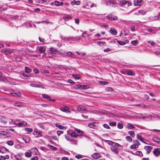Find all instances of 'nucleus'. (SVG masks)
Masks as SVG:
<instances>
[{"label":"nucleus","mask_w":160,"mask_h":160,"mask_svg":"<svg viewBox=\"0 0 160 160\" xmlns=\"http://www.w3.org/2000/svg\"><path fill=\"white\" fill-rule=\"evenodd\" d=\"M108 143L111 145L110 148L112 151L116 154L118 153V150L122 149V147L119 144L114 142L107 141Z\"/></svg>","instance_id":"f257e3e1"},{"label":"nucleus","mask_w":160,"mask_h":160,"mask_svg":"<svg viewBox=\"0 0 160 160\" xmlns=\"http://www.w3.org/2000/svg\"><path fill=\"white\" fill-rule=\"evenodd\" d=\"M1 52L4 53L6 55L10 54L13 52V50L11 49H3L1 50Z\"/></svg>","instance_id":"f03ea898"},{"label":"nucleus","mask_w":160,"mask_h":160,"mask_svg":"<svg viewBox=\"0 0 160 160\" xmlns=\"http://www.w3.org/2000/svg\"><path fill=\"white\" fill-rule=\"evenodd\" d=\"M60 110L62 112L68 113H70L71 111L69 109V108L67 107H61L60 108Z\"/></svg>","instance_id":"7ed1b4c3"},{"label":"nucleus","mask_w":160,"mask_h":160,"mask_svg":"<svg viewBox=\"0 0 160 160\" xmlns=\"http://www.w3.org/2000/svg\"><path fill=\"white\" fill-rule=\"evenodd\" d=\"M107 18L110 20H116L118 19L117 17L112 14H109L107 16Z\"/></svg>","instance_id":"20e7f679"},{"label":"nucleus","mask_w":160,"mask_h":160,"mask_svg":"<svg viewBox=\"0 0 160 160\" xmlns=\"http://www.w3.org/2000/svg\"><path fill=\"white\" fill-rule=\"evenodd\" d=\"M61 54L64 55L65 56L70 57L72 58H73L74 56V54L71 52H67L66 53H62Z\"/></svg>","instance_id":"39448f33"},{"label":"nucleus","mask_w":160,"mask_h":160,"mask_svg":"<svg viewBox=\"0 0 160 160\" xmlns=\"http://www.w3.org/2000/svg\"><path fill=\"white\" fill-rule=\"evenodd\" d=\"M34 135H36L38 134L37 137H40L42 136V132L41 131H38L37 129H35L33 132Z\"/></svg>","instance_id":"423d86ee"},{"label":"nucleus","mask_w":160,"mask_h":160,"mask_svg":"<svg viewBox=\"0 0 160 160\" xmlns=\"http://www.w3.org/2000/svg\"><path fill=\"white\" fill-rule=\"evenodd\" d=\"M29 151H30L34 155L37 154L38 152V149L36 148H31Z\"/></svg>","instance_id":"0eeeda50"},{"label":"nucleus","mask_w":160,"mask_h":160,"mask_svg":"<svg viewBox=\"0 0 160 160\" xmlns=\"http://www.w3.org/2000/svg\"><path fill=\"white\" fill-rule=\"evenodd\" d=\"M92 156L94 159H97L100 157V155L98 153H94L92 155Z\"/></svg>","instance_id":"6e6552de"},{"label":"nucleus","mask_w":160,"mask_h":160,"mask_svg":"<svg viewBox=\"0 0 160 160\" xmlns=\"http://www.w3.org/2000/svg\"><path fill=\"white\" fill-rule=\"evenodd\" d=\"M142 0H134V4L135 6H139L142 4Z\"/></svg>","instance_id":"1a4fd4ad"},{"label":"nucleus","mask_w":160,"mask_h":160,"mask_svg":"<svg viewBox=\"0 0 160 160\" xmlns=\"http://www.w3.org/2000/svg\"><path fill=\"white\" fill-rule=\"evenodd\" d=\"M153 153L156 156H158L160 154V149L156 148L155 149L153 152Z\"/></svg>","instance_id":"9d476101"},{"label":"nucleus","mask_w":160,"mask_h":160,"mask_svg":"<svg viewBox=\"0 0 160 160\" xmlns=\"http://www.w3.org/2000/svg\"><path fill=\"white\" fill-rule=\"evenodd\" d=\"M30 86L32 87L39 88H44V86L42 85H38L37 84H34L33 83H31L30 84Z\"/></svg>","instance_id":"9b49d317"},{"label":"nucleus","mask_w":160,"mask_h":160,"mask_svg":"<svg viewBox=\"0 0 160 160\" xmlns=\"http://www.w3.org/2000/svg\"><path fill=\"white\" fill-rule=\"evenodd\" d=\"M145 149L147 151L148 153H149L152 149V147L150 146H146L144 147Z\"/></svg>","instance_id":"f8f14e48"},{"label":"nucleus","mask_w":160,"mask_h":160,"mask_svg":"<svg viewBox=\"0 0 160 160\" xmlns=\"http://www.w3.org/2000/svg\"><path fill=\"white\" fill-rule=\"evenodd\" d=\"M49 51H51L52 53L56 54L58 52L57 49L52 47H51L50 48Z\"/></svg>","instance_id":"ddd939ff"},{"label":"nucleus","mask_w":160,"mask_h":160,"mask_svg":"<svg viewBox=\"0 0 160 160\" xmlns=\"http://www.w3.org/2000/svg\"><path fill=\"white\" fill-rule=\"evenodd\" d=\"M110 2V5L112 7L115 8L118 6V3L115 1H111V2Z\"/></svg>","instance_id":"4468645a"},{"label":"nucleus","mask_w":160,"mask_h":160,"mask_svg":"<svg viewBox=\"0 0 160 160\" xmlns=\"http://www.w3.org/2000/svg\"><path fill=\"white\" fill-rule=\"evenodd\" d=\"M77 109L79 112H82L85 110V108L83 106L80 105L77 108Z\"/></svg>","instance_id":"2eb2a0df"},{"label":"nucleus","mask_w":160,"mask_h":160,"mask_svg":"<svg viewBox=\"0 0 160 160\" xmlns=\"http://www.w3.org/2000/svg\"><path fill=\"white\" fill-rule=\"evenodd\" d=\"M63 20L66 21H68L72 18V17L69 15H67L62 17Z\"/></svg>","instance_id":"dca6fc26"},{"label":"nucleus","mask_w":160,"mask_h":160,"mask_svg":"<svg viewBox=\"0 0 160 160\" xmlns=\"http://www.w3.org/2000/svg\"><path fill=\"white\" fill-rule=\"evenodd\" d=\"M0 134L6 137H8L9 136V134L8 133L2 131H0Z\"/></svg>","instance_id":"f3484780"},{"label":"nucleus","mask_w":160,"mask_h":160,"mask_svg":"<svg viewBox=\"0 0 160 160\" xmlns=\"http://www.w3.org/2000/svg\"><path fill=\"white\" fill-rule=\"evenodd\" d=\"M110 32L111 34L114 35H116L117 34L116 30L113 28H112L110 29Z\"/></svg>","instance_id":"a211bd4d"},{"label":"nucleus","mask_w":160,"mask_h":160,"mask_svg":"<svg viewBox=\"0 0 160 160\" xmlns=\"http://www.w3.org/2000/svg\"><path fill=\"white\" fill-rule=\"evenodd\" d=\"M29 152H26L25 153V156L28 158H30L32 156V153L29 150Z\"/></svg>","instance_id":"6ab92c4d"},{"label":"nucleus","mask_w":160,"mask_h":160,"mask_svg":"<svg viewBox=\"0 0 160 160\" xmlns=\"http://www.w3.org/2000/svg\"><path fill=\"white\" fill-rule=\"evenodd\" d=\"M17 124L19 126L22 127L25 126L27 125V123L26 122H20Z\"/></svg>","instance_id":"aec40b11"},{"label":"nucleus","mask_w":160,"mask_h":160,"mask_svg":"<svg viewBox=\"0 0 160 160\" xmlns=\"http://www.w3.org/2000/svg\"><path fill=\"white\" fill-rule=\"evenodd\" d=\"M160 138L157 137H154L152 138V140L155 142L160 143Z\"/></svg>","instance_id":"412c9836"},{"label":"nucleus","mask_w":160,"mask_h":160,"mask_svg":"<svg viewBox=\"0 0 160 160\" xmlns=\"http://www.w3.org/2000/svg\"><path fill=\"white\" fill-rule=\"evenodd\" d=\"M127 128L129 129H132L135 128V127L132 124L128 123L127 125Z\"/></svg>","instance_id":"4be33fe9"},{"label":"nucleus","mask_w":160,"mask_h":160,"mask_svg":"<svg viewBox=\"0 0 160 160\" xmlns=\"http://www.w3.org/2000/svg\"><path fill=\"white\" fill-rule=\"evenodd\" d=\"M14 105L18 107H22L23 106V104L20 102H16L14 104Z\"/></svg>","instance_id":"5701e85b"},{"label":"nucleus","mask_w":160,"mask_h":160,"mask_svg":"<svg viewBox=\"0 0 160 160\" xmlns=\"http://www.w3.org/2000/svg\"><path fill=\"white\" fill-rule=\"evenodd\" d=\"M45 48L44 47H41L39 48V52L41 53H42L45 51Z\"/></svg>","instance_id":"b1692460"},{"label":"nucleus","mask_w":160,"mask_h":160,"mask_svg":"<svg viewBox=\"0 0 160 160\" xmlns=\"http://www.w3.org/2000/svg\"><path fill=\"white\" fill-rule=\"evenodd\" d=\"M127 1L122 0L120 1V5L122 6L123 5H125L127 4Z\"/></svg>","instance_id":"393cba45"},{"label":"nucleus","mask_w":160,"mask_h":160,"mask_svg":"<svg viewBox=\"0 0 160 160\" xmlns=\"http://www.w3.org/2000/svg\"><path fill=\"white\" fill-rule=\"evenodd\" d=\"M25 71L26 73H29L32 71V70L28 67H25Z\"/></svg>","instance_id":"a878e982"},{"label":"nucleus","mask_w":160,"mask_h":160,"mask_svg":"<svg viewBox=\"0 0 160 160\" xmlns=\"http://www.w3.org/2000/svg\"><path fill=\"white\" fill-rule=\"evenodd\" d=\"M55 126L56 127L59 128L60 129H62L64 128V127L62 125H60L58 123H57L55 124Z\"/></svg>","instance_id":"bb28decb"},{"label":"nucleus","mask_w":160,"mask_h":160,"mask_svg":"<svg viewBox=\"0 0 160 160\" xmlns=\"http://www.w3.org/2000/svg\"><path fill=\"white\" fill-rule=\"evenodd\" d=\"M78 136V135L75 132H72L71 134V136L73 138H77Z\"/></svg>","instance_id":"cd10ccee"},{"label":"nucleus","mask_w":160,"mask_h":160,"mask_svg":"<svg viewBox=\"0 0 160 160\" xmlns=\"http://www.w3.org/2000/svg\"><path fill=\"white\" fill-rule=\"evenodd\" d=\"M88 126L89 127L92 128H94L96 126L94 123H89L88 124Z\"/></svg>","instance_id":"c85d7f7f"},{"label":"nucleus","mask_w":160,"mask_h":160,"mask_svg":"<svg viewBox=\"0 0 160 160\" xmlns=\"http://www.w3.org/2000/svg\"><path fill=\"white\" fill-rule=\"evenodd\" d=\"M127 74L129 75L132 76L134 74L133 73L132 71L130 70H128L126 71Z\"/></svg>","instance_id":"c756f323"},{"label":"nucleus","mask_w":160,"mask_h":160,"mask_svg":"<svg viewBox=\"0 0 160 160\" xmlns=\"http://www.w3.org/2000/svg\"><path fill=\"white\" fill-rule=\"evenodd\" d=\"M138 148V146L137 145L133 144L130 146V148L132 149H136Z\"/></svg>","instance_id":"7c9ffc66"},{"label":"nucleus","mask_w":160,"mask_h":160,"mask_svg":"<svg viewBox=\"0 0 160 160\" xmlns=\"http://www.w3.org/2000/svg\"><path fill=\"white\" fill-rule=\"evenodd\" d=\"M135 154L136 155L142 157L143 155V154L142 152L140 151H137L136 152Z\"/></svg>","instance_id":"2f4dec72"},{"label":"nucleus","mask_w":160,"mask_h":160,"mask_svg":"<svg viewBox=\"0 0 160 160\" xmlns=\"http://www.w3.org/2000/svg\"><path fill=\"white\" fill-rule=\"evenodd\" d=\"M112 51V49H110V48H107L103 50V51L104 52H108L110 51Z\"/></svg>","instance_id":"473e14b6"},{"label":"nucleus","mask_w":160,"mask_h":160,"mask_svg":"<svg viewBox=\"0 0 160 160\" xmlns=\"http://www.w3.org/2000/svg\"><path fill=\"white\" fill-rule=\"evenodd\" d=\"M126 139L127 141L130 142H131L132 141V138L130 136H126Z\"/></svg>","instance_id":"72a5a7b5"},{"label":"nucleus","mask_w":160,"mask_h":160,"mask_svg":"<svg viewBox=\"0 0 160 160\" xmlns=\"http://www.w3.org/2000/svg\"><path fill=\"white\" fill-rule=\"evenodd\" d=\"M25 130L28 133H29V132H31L32 131V129L31 128H25Z\"/></svg>","instance_id":"f704fd0d"},{"label":"nucleus","mask_w":160,"mask_h":160,"mask_svg":"<svg viewBox=\"0 0 160 160\" xmlns=\"http://www.w3.org/2000/svg\"><path fill=\"white\" fill-rule=\"evenodd\" d=\"M21 77L23 79H28V78L29 76H28L27 75H26L24 74H23L21 75Z\"/></svg>","instance_id":"c9c22d12"},{"label":"nucleus","mask_w":160,"mask_h":160,"mask_svg":"<svg viewBox=\"0 0 160 160\" xmlns=\"http://www.w3.org/2000/svg\"><path fill=\"white\" fill-rule=\"evenodd\" d=\"M138 41L137 40H136L131 42V43L133 45H136L138 43Z\"/></svg>","instance_id":"e433bc0d"},{"label":"nucleus","mask_w":160,"mask_h":160,"mask_svg":"<svg viewBox=\"0 0 160 160\" xmlns=\"http://www.w3.org/2000/svg\"><path fill=\"white\" fill-rule=\"evenodd\" d=\"M128 133L132 137H133L135 135V133L133 131H128Z\"/></svg>","instance_id":"4c0bfd02"},{"label":"nucleus","mask_w":160,"mask_h":160,"mask_svg":"<svg viewBox=\"0 0 160 160\" xmlns=\"http://www.w3.org/2000/svg\"><path fill=\"white\" fill-rule=\"evenodd\" d=\"M49 146L50 148L52 150H56L58 149L57 148H56L52 145H49Z\"/></svg>","instance_id":"58836bf2"},{"label":"nucleus","mask_w":160,"mask_h":160,"mask_svg":"<svg viewBox=\"0 0 160 160\" xmlns=\"http://www.w3.org/2000/svg\"><path fill=\"white\" fill-rule=\"evenodd\" d=\"M38 125L40 128L44 130L45 129V127L44 125L42 124H41L38 123Z\"/></svg>","instance_id":"ea45409f"},{"label":"nucleus","mask_w":160,"mask_h":160,"mask_svg":"<svg viewBox=\"0 0 160 160\" xmlns=\"http://www.w3.org/2000/svg\"><path fill=\"white\" fill-rule=\"evenodd\" d=\"M109 124L111 126H115L116 125V123L115 122H109Z\"/></svg>","instance_id":"a19ab883"},{"label":"nucleus","mask_w":160,"mask_h":160,"mask_svg":"<svg viewBox=\"0 0 160 160\" xmlns=\"http://www.w3.org/2000/svg\"><path fill=\"white\" fill-rule=\"evenodd\" d=\"M118 42L119 45H123L126 44L125 42L119 41H118Z\"/></svg>","instance_id":"79ce46f5"},{"label":"nucleus","mask_w":160,"mask_h":160,"mask_svg":"<svg viewBox=\"0 0 160 160\" xmlns=\"http://www.w3.org/2000/svg\"><path fill=\"white\" fill-rule=\"evenodd\" d=\"M42 97L43 98H50V96H48L46 94H43L42 95Z\"/></svg>","instance_id":"37998d69"},{"label":"nucleus","mask_w":160,"mask_h":160,"mask_svg":"<svg viewBox=\"0 0 160 160\" xmlns=\"http://www.w3.org/2000/svg\"><path fill=\"white\" fill-rule=\"evenodd\" d=\"M118 128L119 129H122L123 128V125L122 123H119L117 125Z\"/></svg>","instance_id":"c03bdc74"},{"label":"nucleus","mask_w":160,"mask_h":160,"mask_svg":"<svg viewBox=\"0 0 160 160\" xmlns=\"http://www.w3.org/2000/svg\"><path fill=\"white\" fill-rule=\"evenodd\" d=\"M0 121L1 123H6L7 122L4 120V118H2L0 119Z\"/></svg>","instance_id":"a18cd8bd"},{"label":"nucleus","mask_w":160,"mask_h":160,"mask_svg":"<svg viewBox=\"0 0 160 160\" xmlns=\"http://www.w3.org/2000/svg\"><path fill=\"white\" fill-rule=\"evenodd\" d=\"M75 131H76L77 133H80L81 134H82L83 133V132L81 131L80 130L78 129L77 128L75 129Z\"/></svg>","instance_id":"49530a36"},{"label":"nucleus","mask_w":160,"mask_h":160,"mask_svg":"<svg viewBox=\"0 0 160 160\" xmlns=\"http://www.w3.org/2000/svg\"><path fill=\"white\" fill-rule=\"evenodd\" d=\"M7 144L9 145L12 146L13 144V142L12 141H10L7 142Z\"/></svg>","instance_id":"de8ad7c7"},{"label":"nucleus","mask_w":160,"mask_h":160,"mask_svg":"<svg viewBox=\"0 0 160 160\" xmlns=\"http://www.w3.org/2000/svg\"><path fill=\"white\" fill-rule=\"evenodd\" d=\"M99 83L102 85H106L108 83V82H106L100 81Z\"/></svg>","instance_id":"09e8293b"},{"label":"nucleus","mask_w":160,"mask_h":160,"mask_svg":"<svg viewBox=\"0 0 160 160\" xmlns=\"http://www.w3.org/2000/svg\"><path fill=\"white\" fill-rule=\"evenodd\" d=\"M134 143L135 144L137 145V146H138V145H140V143L137 140H134Z\"/></svg>","instance_id":"8fccbe9b"},{"label":"nucleus","mask_w":160,"mask_h":160,"mask_svg":"<svg viewBox=\"0 0 160 160\" xmlns=\"http://www.w3.org/2000/svg\"><path fill=\"white\" fill-rule=\"evenodd\" d=\"M103 126L105 128H107V129H110V127L107 124H104L103 125Z\"/></svg>","instance_id":"3c124183"},{"label":"nucleus","mask_w":160,"mask_h":160,"mask_svg":"<svg viewBox=\"0 0 160 160\" xmlns=\"http://www.w3.org/2000/svg\"><path fill=\"white\" fill-rule=\"evenodd\" d=\"M63 132L61 131H57V134L58 136H59L62 134L63 133Z\"/></svg>","instance_id":"603ef678"},{"label":"nucleus","mask_w":160,"mask_h":160,"mask_svg":"<svg viewBox=\"0 0 160 160\" xmlns=\"http://www.w3.org/2000/svg\"><path fill=\"white\" fill-rule=\"evenodd\" d=\"M13 94L14 95H16L17 96H19V97H20L21 96V93L19 92L14 93H11V94Z\"/></svg>","instance_id":"864d4df0"},{"label":"nucleus","mask_w":160,"mask_h":160,"mask_svg":"<svg viewBox=\"0 0 160 160\" xmlns=\"http://www.w3.org/2000/svg\"><path fill=\"white\" fill-rule=\"evenodd\" d=\"M48 0H39L38 2L40 3H42L47 2Z\"/></svg>","instance_id":"5fc2aeb1"},{"label":"nucleus","mask_w":160,"mask_h":160,"mask_svg":"<svg viewBox=\"0 0 160 160\" xmlns=\"http://www.w3.org/2000/svg\"><path fill=\"white\" fill-rule=\"evenodd\" d=\"M75 157L77 158H82V156L80 155H77L75 156Z\"/></svg>","instance_id":"6e6d98bb"},{"label":"nucleus","mask_w":160,"mask_h":160,"mask_svg":"<svg viewBox=\"0 0 160 160\" xmlns=\"http://www.w3.org/2000/svg\"><path fill=\"white\" fill-rule=\"evenodd\" d=\"M31 160H38V158L37 156H34L31 158Z\"/></svg>","instance_id":"4d7b16f0"},{"label":"nucleus","mask_w":160,"mask_h":160,"mask_svg":"<svg viewBox=\"0 0 160 160\" xmlns=\"http://www.w3.org/2000/svg\"><path fill=\"white\" fill-rule=\"evenodd\" d=\"M111 2V1H109V0H107V1H106L105 2H104V3L107 6L108 5H110V3Z\"/></svg>","instance_id":"13d9d810"},{"label":"nucleus","mask_w":160,"mask_h":160,"mask_svg":"<svg viewBox=\"0 0 160 160\" xmlns=\"http://www.w3.org/2000/svg\"><path fill=\"white\" fill-rule=\"evenodd\" d=\"M33 71L36 74L38 73L39 72V71L36 68H34L33 69Z\"/></svg>","instance_id":"bf43d9fd"},{"label":"nucleus","mask_w":160,"mask_h":160,"mask_svg":"<svg viewBox=\"0 0 160 160\" xmlns=\"http://www.w3.org/2000/svg\"><path fill=\"white\" fill-rule=\"evenodd\" d=\"M138 12H139L140 14H142L143 15H145L146 13V12L144 11H142L139 10L138 11Z\"/></svg>","instance_id":"052dcab7"},{"label":"nucleus","mask_w":160,"mask_h":160,"mask_svg":"<svg viewBox=\"0 0 160 160\" xmlns=\"http://www.w3.org/2000/svg\"><path fill=\"white\" fill-rule=\"evenodd\" d=\"M22 139H23V140L26 143H28L30 141V140L29 138H28L27 140L25 139L24 138H23Z\"/></svg>","instance_id":"680f3d73"},{"label":"nucleus","mask_w":160,"mask_h":160,"mask_svg":"<svg viewBox=\"0 0 160 160\" xmlns=\"http://www.w3.org/2000/svg\"><path fill=\"white\" fill-rule=\"evenodd\" d=\"M148 42L150 43L152 46H153L155 44V43L153 42L149 41H148Z\"/></svg>","instance_id":"e2e57ef3"},{"label":"nucleus","mask_w":160,"mask_h":160,"mask_svg":"<svg viewBox=\"0 0 160 160\" xmlns=\"http://www.w3.org/2000/svg\"><path fill=\"white\" fill-rule=\"evenodd\" d=\"M97 43L99 44H102V45H104L105 44V42H97Z\"/></svg>","instance_id":"0e129e2a"},{"label":"nucleus","mask_w":160,"mask_h":160,"mask_svg":"<svg viewBox=\"0 0 160 160\" xmlns=\"http://www.w3.org/2000/svg\"><path fill=\"white\" fill-rule=\"evenodd\" d=\"M0 81H4L3 79L2 76L1 72L0 71Z\"/></svg>","instance_id":"69168bd1"},{"label":"nucleus","mask_w":160,"mask_h":160,"mask_svg":"<svg viewBox=\"0 0 160 160\" xmlns=\"http://www.w3.org/2000/svg\"><path fill=\"white\" fill-rule=\"evenodd\" d=\"M55 5L57 6H60V2H59L58 1H55Z\"/></svg>","instance_id":"338daca9"},{"label":"nucleus","mask_w":160,"mask_h":160,"mask_svg":"<svg viewBox=\"0 0 160 160\" xmlns=\"http://www.w3.org/2000/svg\"><path fill=\"white\" fill-rule=\"evenodd\" d=\"M66 138L68 141H72V138H68L67 136L66 135L65 136Z\"/></svg>","instance_id":"774afa93"}]
</instances>
